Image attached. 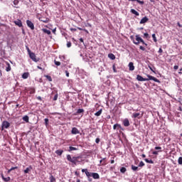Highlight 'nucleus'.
Listing matches in <instances>:
<instances>
[{
  "instance_id": "obj_1",
  "label": "nucleus",
  "mask_w": 182,
  "mask_h": 182,
  "mask_svg": "<svg viewBox=\"0 0 182 182\" xmlns=\"http://www.w3.org/2000/svg\"><path fill=\"white\" fill-rule=\"evenodd\" d=\"M79 159H80V156H72L70 154L67 155V160L74 164V166H76L77 164V161H79Z\"/></svg>"
},
{
  "instance_id": "obj_2",
  "label": "nucleus",
  "mask_w": 182,
  "mask_h": 182,
  "mask_svg": "<svg viewBox=\"0 0 182 182\" xmlns=\"http://www.w3.org/2000/svg\"><path fill=\"white\" fill-rule=\"evenodd\" d=\"M148 78H145V82H147L149 80H154V82H156V83H160V80L150 75H146Z\"/></svg>"
},
{
  "instance_id": "obj_3",
  "label": "nucleus",
  "mask_w": 182,
  "mask_h": 182,
  "mask_svg": "<svg viewBox=\"0 0 182 182\" xmlns=\"http://www.w3.org/2000/svg\"><path fill=\"white\" fill-rule=\"evenodd\" d=\"M28 55L30 58L32 59L33 62H39V58H36V55H35L34 53H29Z\"/></svg>"
},
{
  "instance_id": "obj_4",
  "label": "nucleus",
  "mask_w": 182,
  "mask_h": 182,
  "mask_svg": "<svg viewBox=\"0 0 182 182\" xmlns=\"http://www.w3.org/2000/svg\"><path fill=\"white\" fill-rule=\"evenodd\" d=\"M26 23L27 26H28V28L31 30L33 31V29H35V26L33 25V23H32V21L27 20L26 21Z\"/></svg>"
},
{
  "instance_id": "obj_5",
  "label": "nucleus",
  "mask_w": 182,
  "mask_h": 182,
  "mask_svg": "<svg viewBox=\"0 0 182 182\" xmlns=\"http://www.w3.org/2000/svg\"><path fill=\"white\" fill-rule=\"evenodd\" d=\"M9 126H11V124L9 122L4 121L2 122V130H4V129H8Z\"/></svg>"
},
{
  "instance_id": "obj_6",
  "label": "nucleus",
  "mask_w": 182,
  "mask_h": 182,
  "mask_svg": "<svg viewBox=\"0 0 182 182\" xmlns=\"http://www.w3.org/2000/svg\"><path fill=\"white\" fill-rule=\"evenodd\" d=\"M92 173H93V172H89L88 171H86V173H85V175L87 176V177L88 178V181H90V182L93 181V179L91 178Z\"/></svg>"
},
{
  "instance_id": "obj_7",
  "label": "nucleus",
  "mask_w": 182,
  "mask_h": 182,
  "mask_svg": "<svg viewBox=\"0 0 182 182\" xmlns=\"http://www.w3.org/2000/svg\"><path fill=\"white\" fill-rule=\"evenodd\" d=\"M143 115L140 114V113H134L132 114L133 119H141Z\"/></svg>"
},
{
  "instance_id": "obj_8",
  "label": "nucleus",
  "mask_w": 182,
  "mask_h": 182,
  "mask_svg": "<svg viewBox=\"0 0 182 182\" xmlns=\"http://www.w3.org/2000/svg\"><path fill=\"white\" fill-rule=\"evenodd\" d=\"M71 133L72 134H79L80 132H79V129H77V128L73 127L71 130Z\"/></svg>"
},
{
  "instance_id": "obj_9",
  "label": "nucleus",
  "mask_w": 182,
  "mask_h": 182,
  "mask_svg": "<svg viewBox=\"0 0 182 182\" xmlns=\"http://www.w3.org/2000/svg\"><path fill=\"white\" fill-rule=\"evenodd\" d=\"M136 42H141V43H144V41L143 40V38H141V37H140V36L139 35H136Z\"/></svg>"
},
{
  "instance_id": "obj_10",
  "label": "nucleus",
  "mask_w": 182,
  "mask_h": 182,
  "mask_svg": "<svg viewBox=\"0 0 182 182\" xmlns=\"http://www.w3.org/2000/svg\"><path fill=\"white\" fill-rule=\"evenodd\" d=\"M136 80H138L139 82H146V78L142 77L140 75H137Z\"/></svg>"
},
{
  "instance_id": "obj_11",
  "label": "nucleus",
  "mask_w": 182,
  "mask_h": 182,
  "mask_svg": "<svg viewBox=\"0 0 182 182\" xmlns=\"http://www.w3.org/2000/svg\"><path fill=\"white\" fill-rule=\"evenodd\" d=\"M147 22H149V18H147V16H145L141 19L139 23L142 24V23H146Z\"/></svg>"
},
{
  "instance_id": "obj_12",
  "label": "nucleus",
  "mask_w": 182,
  "mask_h": 182,
  "mask_svg": "<svg viewBox=\"0 0 182 182\" xmlns=\"http://www.w3.org/2000/svg\"><path fill=\"white\" fill-rule=\"evenodd\" d=\"M14 23L19 28H22V21H21V20L18 19V20L14 21Z\"/></svg>"
},
{
  "instance_id": "obj_13",
  "label": "nucleus",
  "mask_w": 182,
  "mask_h": 182,
  "mask_svg": "<svg viewBox=\"0 0 182 182\" xmlns=\"http://www.w3.org/2000/svg\"><path fill=\"white\" fill-rule=\"evenodd\" d=\"M91 177H93L95 180H99V178H100V176H99V173H92Z\"/></svg>"
},
{
  "instance_id": "obj_14",
  "label": "nucleus",
  "mask_w": 182,
  "mask_h": 182,
  "mask_svg": "<svg viewBox=\"0 0 182 182\" xmlns=\"http://www.w3.org/2000/svg\"><path fill=\"white\" fill-rule=\"evenodd\" d=\"M123 124L125 127H129L130 126V122L127 119H125L123 122Z\"/></svg>"
},
{
  "instance_id": "obj_15",
  "label": "nucleus",
  "mask_w": 182,
  "mask_h": 182,
  "mask_svg": "<svg viewBox=\"0 0 182 182\" xmlns=\"http://www.w3.org/2000/svg\"><path fill=\"white\" fill-rule=\"evenodd\" d=\"M128 66H129V70H131V71L134 70V64H133L132 62H130V63H129Z\"/></svg>"
},
{
  "instance_id": "obj_16",
  "label": "nucleus",
  "mask_w": 182,
  "mask_h": 182,
  "mask_svg": "<svg viewBox=\"0 0 182 182\" xmlns=\"http://www.w3.org/2000/svg\"><path fill=\"white\" fill-rule=\"evenodd\" d=\"M108 58H109V59H111L112 60H114L116 59V56L114 55L113 53L108 54Z\"/></svg>"
},
{
  "instance_id": "obj_17",
  "label": "nucleus",
  "mask_w": 182,
  "mask_h": 182,
  "mask_svg": "<svg viewBox=\"0 0 182 182\" xmlns=\"http://www.w3.org/2000/svg\"><path fill=\"white\" fill-rule=\"evenodd\" d=\"M131 12L134 14V15H136V16H139V15H140L139 14V12H137V11H136L135 9H131Z\"/></svg>"
},
{
  "instance_id": "obj_18",
  "label": "nucleus",
  "mask_w": 182,
  "mask_h": 182,
  "mask_svg": "<svg viewBox=\"0 0 182 182\" xmlns=\"http://www.w3.org/2000/svg\"><path fill=\"white\" fill-rule=\"evenodd\" d=\"M43 33H47V35H50L51 32L50 30H48L46 28H43L42 29Z\"/></svg>"
},
{
  "instance_id": "obj_19",
  "label": "nucleus",
  "mask_w": 182,
  "mask_h": 182,
  "mask_svg": "<svg viewBox=\"0 0 182 182\" xmlns=\"http://www.w3.org/2000/svg\"><path fill=\"white\" fill-rule=\"evenodd\" d=\"M22 77L23 79H28V77H29V73H24L22 75Z\"/></svg>"
},
{
  "instance_id": "obj_20",
  "label": "nucleus",
  "mask_w": 182,
  "mask_h": 182,
  "mask_svg": "<svg viewBox=\"0 0 182 182\" xmlns=\"http://www.w3.org/2000/svg\"><path fill=\"white\" fill-rule=\"evenodd\" d=\"M23 120L26 123H29V117L28 115L23 117Z\"/></svg>"
},
{
  "instance_id": "obj_21",
  "label": "nucleus",
  "mask_w": 182,
  "mask_h": 182,
  "mask_svg": "<svg viewBox=\"0 0 182 182\" xmlns=\"http://www.w3.org/2000/svg\"><path fill=\"white\" fill-rule=\"evenodd\" d=\"M55 154H58V156H60L61 154H63V150L55 151Z\"/></svg>"
},
{
  "instance_id": "obj_22",
  "label": "nucleus",
  "mask_w": 182,
  "mask_h": 182,
  "mask_svg": "<svg viewBox=\"0 0 182 182\" xmlns=\"http://www.w3.org/2000/svg\"><path fill=\"white\" fill-rule=\"evenodd\" d=\"M144 161L146 163H149V164H153L154 163V161H153L151 159H145Z\"/></svg>"
},
{
  "instance_id": "obj_23",
  "label": "nucleus",
  "mask_w": 182,
  "mask_h": 182,
  "mask_svg": "<svg viewBox=\"0 0 182 182\" xmlns=\"http://www.w3.org/2000/svg\"><path fill=\"white\" fill-rule=\"evenodd\" d=\"M50 182H56V178H55L52 175L49 178Z\"/></svg>"
},
{
  "instance_id": "obj_24",
  "label": "nucleus",
  "mask_w": 182,
  "mask_h": 182,
  "mask_svg": "<svg viewBox=\"0 0 182 182\" xmlns=\"http://www.w3.org/2000/svg\"><path fill=\"white\" fill-rule=\"evenodd\" d=\"M76 150H77V148L73 147V146H70L68 151H76Z\"/></svg>"
},
{
  "instance_id": "obj_25",
  "label": "nucleus",
  "mask_w": 182,
  "mask_h": 182,
  "mask_svg": "<svg viewBox=\"0 0 182 182\" xmlns=\"http://www.w3.org/2000/svg\"><path fill=\"white\" fill-rule=\"evenodd\" d=\"M31 170H32V167L26 168V170H24L25 174H28Z\"/></svg>"
},
{
  "instance_id": "obj_26",
  "label": "nucleus",
  "mask_w": 182,
  "mask_h": 182,
  "mask_svg": "<svg viewBox=\"0 0 182 182\" xmlns=\"http://www.w3.org/2000/svg\"><path fill=\"white\" fill-rule=\"evenodd\" d=\"M132 170H133V171H137V170H139V166H134V165H132Z\"/></svg>"
},
{
  "instance_id": "obj_27",
  "label": "nucleus",
  "mask_w": 182,
  "mask_h": 182,
  "mask_svg": "<svg viewBox=\"0 0 182 182\" xmlns=\"http://www.w3.org/2000/svg\"><path fill=\"white\" fill-rule=\"evenodd\" d=\"M3 180H4V181H5V182H8V181H10V180H11V177H9V176H8V177H3Z\"/></svg>"
},
{
  "instance_id": "obj_28",
  "label": "nucleus",
  "mask_w": 182,
  "mask_h": 182,
  "mask_svg": "<svg viewBox=\"0 0 182 182\" xmlns=\"http://www.w3.org/2000/svg\"><path fill=\"white\" fill-rule=\"evenodd\" d=\"M117 127L120 128V127H122V126H120V124H114V126H113L114 130H116Z\"/></svg>"
},
{
  "instance_id": "obj_29",
  "label": "nucleus",
  "mask_w": 182,
  "mask_h": 182,
  "mask_svg": "<svg viewBox=\"0 0 182 182\" xmlns=\"http://www.w3.org/2000/svg\"><path fill=\"white\" fill-rule=\"evenodd\" d=\"M148 68L150 69V70H151V72H153L154 73H156V72L154 70H156V68L154 67L151 68V66L149 65Z\"/></svg>"
},
{
  "instance_id": "obj_30",
  "label": "nucleus",
  "mask_w": 182,
  "mask_h": 182,
  "mask_svg": "<svg viewBox=\"0 0 182 182\" xmlns=\"http://www.w3.org/2000/svg\"><path fill=\"white\" fill-rule=\"evenodd\" d=\"M100 114H102V109H100L98 112H97L95 115V116H100Z\"/></svg>"
},
{
  "instance_id": "obj_31",
  "label": "nucleus",
  "mask_w": 182,
  "mask_h": 182,
  "mask_svg": "<svg viewBox=\"0 0 182 182\" xmlns=\"http://www.w3.org/2000/svg\"><path fill=\"white\" fill-rule=\"evenodd\" d=\"M45 77L48 80V82H52V77L50 75H45Z\"/></svg>"
},
{
  "instance_id": "obj_32",
  "label": "nucleus",
  "mask_w": 182,
  "mask_h": 182,
  "mask_svg": "<svg viewBox=\"0 0 182 182\" xmlns=\"http://www.w3.org/2000/svg\"><path fill=\"white\" fill-rule=\"evenodd\" d=\"M127 171V170L126 169L125 167H122V168H120L121 173H124V172Z\"/></svg>"
},
{
  "instance_id": "obj_33",
  "label": "nucleus",
  "mask_w": 182,
  "mask_h": 182,
  "mask_svg": "<svg viewBox=\"0 0 182 182\" xmlns=\"http://www.w3.org/2000/svg\"><path fill=\"white\" fill-rule=\"evenodd\" d=\"M16 168H18V166L11 167V168L8 171V173H9L10 171H14V170H16Z\"/></svg>"
},
{
  "instance_id": "obj_34",
  "label": "nucleus",
  "mask_w": 182,
  "mask_h": 182,
  "mask_svg": "<svg viewBox=\"0 0 182 182\" xmlns=\"http://www.w3.org/2000/svg\"><path fill=\"white\" fill-rule=\"evenodd\" d=\"M44 122H45L46 126H48V124H49V119L46 118V119H44Z\"/></svg>"
},
{
  "instance_id": "obj_35",
  "label": "nucleus",
  "mask_w": 182,
  "mask_h": 182,
  "mask_svg": "<svg viewBox=\"0 0 182 182\" xmlns=\"http://www.w3.org/2000/svg\"><path fill=\"white\" fill-rule=\"evenodd\" d=\"M152 38L154 39V42H157V38H156V34H152Z\"/></svg>"
},
{
  "instance_id": "obj_36",
  "label": "nucleus",
  "mask_w": 182,
  "mask_h": 182,
  "mask_svg": "<svg viewBox=\"0 0 182 182\" xmlns=\"http://www.w3.org/2000/svg\"><path fill=\"white\" fill-rule=\"evenodd\" d=\"M83 112H85V110L83 109H78L77 111V113H78V114L83 113Z\"/></svg>"
},
{
  "instance_id": "obj_37",
  "label": "nucleus",
  "mask_w": 182,
  "mask_h": 182,
  "mask_svg": "<svg viewBox=\"0 0 182 182\" xmlns=\"http://www.w3.org/2000/svg\"><path fill=\"white\" fill-rule=\"evenodd\" d=\"M178 164L181 165L182 164V157H179L178 159Z\"/></svg>"
},
{
  "instance_id": "obj_38",
  "label": "nucleus",
  "mask_w": 182,
  "mask_h": 182,
  "mask_svg": "<svg viewBox=\"0 0 182 182\" xmlns=\"http://www.w3.org/2000/svg\"><path fill=\"white\" fill-rule=\"evenodd\" d=\"M54 63L56 65V66H60V62L59 61L54 60Z\"/></svg>"
},
{
  "instance_id": "obj_39",
  "label": "nucleus",
  "mask_w": 182,
  "mask_h": 182,
  "mask_svg": "<svg viewBox=\"0 0 182 182\" xmlns=\"http://www.w3.org/2000/svg\"><path fill=\"white\" fill-rule=\"evenodd\" d=\"M144 162H143L142 161L139 163V167H144Z\"/></svg>"
},
{
  "instance_id": "obj_40",
  "label": "nucleus",
  "mask_w": 182,
  "mask_h": 182,
  "mask_svg": "<svg viewBox=\"0 0 182 182\" xmlns=\"http://www.w3.org/2000/svg\"><path fill=\"white\" fill-rule=\"evenodd\" d=\"M26 49L28 54L32 52V51H31V49H29V47H28V46H26Z\"/></svg>"
},
{
  "instance_id": "obj_41",
  "label": "nucleus",
  "mask_w": 182,
  "mask_h": 182,
  "mask_svg": "<svg viewBox=\"0 0 182 182\" xmlns=\"http://www.w3.org/2000/svg\"><path fill=\"white\" fill-rule=\"evenodd\" d=\"M136 2H138V4H140L141 5H144V1H141L140 0H136Z\"/></svg>"
},
{
  "instance_id": "obj_42",
  "label": "nucleus",
  "mask_w": 182,
  "mask_h": 182,
  "mask_svg": "<svg viewBox=\"0 0 182 182\" xmlns=\"http://www.w3.org/2000/svg\"><path fill=\"white\" fill-rule=\"evenodd\" d=\"M70 46H72V43H70V41L67 43V47L70 48Z\"/></svg>"
},
{
  "instance_id": "obj_43",
  "label": "nucleus",
  "mask_w": 182,
  "mask_h": 182,
  "mask_svg": "<svg viewBox=\"0 0 182 182\" xmlns=\"http://www.w3.org/2000/svg\"><path fill=\"white\" fill-rule=\"evenodd\" d=\"M144 38H149V33H144Z\"/></svg>"
},
{
  "instance_id": "obj_44",
  "label": "nucleus",
  "mask_w": 182,
  "mask_h": 182,
  "mask_svg": "<svg viewBox=\"0 0 182 182\" xmlns=\"http://www.w3.org/2000/svg\"><path fill=\"white\" fill-rule=\"evenodd\" d=\"M14 5H18V4H19V1H18V0H14Z\"/></svg>"
},
{
  "instance_id": "obj_45",
  "label": "nucleus",
  "mask_w": 182,
  "mask_h": 182,
  "mask_svg": "<svg viewBox=\"0 0 182 182\" xmlns=\"http://www.w3.org/2000/svg\"><path fill=\"white\" fill-rule=\"evenodd\" d=\"M95 142H96L97 144H99V143L100 142V139L97 138V139H95Z\"/></svg>"
},
{
  "instance_id": "obj_46",
  "label": "nucleus",
  "mask_w": 182,
  "mask_h": 182,
  "mask_svg": "<svg viewBox=\"0 0 182 182\" xmlns=\"http://www.w3.org/2000/svg\"><path fill=\"white\" fill-rule=\"evenodd\" d=\"M58 94H56L53 97V100H58Z\"/></svg>"
},
{
  "instance_id": "obj_47",
  "label": "nucleus",
  "mask_w": 182,
  "mask_h": 182,
  "mask_svg": "<svg viewBox=\"0 0 182 182\" xmlns=\"http://www.w3.org/2000/svg\"><path fill=\"white\" fill-rule=\"evenodd\" d=\"M152 154H154L155 156H157V154H159V151H153Z\"/></svg>"
},
{
  "instance_id": "obj_48",
  "label": "nucleus",
  "mask_w": 182,
  "mask_h": 182,
  "mask_svg": "<svg viewBox=\"0 0 182 182\" xmlns=\"http://www.w3.org/2000/svg\"><path fill=\"white\" fill-rule=\"evenodd\" d=\"M139 49H141V50H146V48L141 46L139 47Z\"/></svg>"
},
{
  "instance_id": "obj_49",
  "label": "nucleus",
  "mask_w": 182,
  "mask_h": 182,
  "mask_svg": "<svg viewBox=\"0 0 182 182\" xmlns=\"http://www.w3.org/2000/svg\"><path fill=\"white\" fill-rule=\"evenodd\" d=\"M11 70V66L9 65L8 68H6V72H9Z\"/></svg>"
},
{
  "instance_id": "obj_50",
  "label": "nucleus",
  "mask_w": 182,
  "mask_h": 182,
  "mask_svg": "<svg viewBox=\"0 0 182 182\" xmlns=\"http://www.w3.org/2000/svg\"><path fill=\"white\" fill-rule=\"evenodd\" d=\"M155 150H161V147L160 146H156Z\"/></svg>"
},
{
  "instance_id": "obj_51",
  "label": "nucleus",
  "mask_w": 182,
  "mask_h": 182,
  "mask_svg": "<svg viewBox=\"0 0 182 182\" xmlns=\"http://www.w3.org/2000/svg\"><path fill=\"white\" fill-rule=\"evenodd\" d=\"M173 69L177 70V69H178V65H174Z\"/></svg>"
},
{
  "instance_id": "obj_52",
  "label": "nucleus",
  "mask_w": 182,
  "mask_h": 182,
  "mask_svg": "<svg viewBox=\"0 0 182 182\" xmlns=\"http://www.w3.org/2000/svg\"><path fill=\"white\" fill-rule=\"evenodd\" d=\"M159 53H163V49L161 48H159Z\"/></svg>"
},
{
  "instance_id": "obj_53",
  "label": "nucleus",
  "mask_w": 182,
  "mask_h": 182,
  "mask_svg": "<svg viewBox=\"0 0 182 182\" xmlns=\"http://www.w3.org/2000/svg\"><path fill=\"white\" fill-rule=\"evenodd\" d=\"M65 75L67 77H69V72L68 70L65 71Z\"/></svg>"
},
{
  "instance_id": "obj_54",
  "label": "nucleus",
  "mask_w": 182,
  "mask_h": 182,
  "mask_svg": "<svg viewBox=\"0 0 182 182\" xmlns=\"http://www.w3.org/2000/svg\"><path fill=\"white\" fill-rule=\"evenodd\" d=\"M86 171H87V169H82V172L85 173V174H86Z\"/></svg>"
},
{
  "instance_id": "obj_55",
  "label": "nucleus",
  "mask_w": 182,
  "mask_h": 182,
  "mask_svg": "<svg viewBox=\"0 0 182 182\" xmlns=\"http://www.w3.org/2000/svg\"><path fill=\"white\" fill-rule=\"evenodd\" d=\"M105 159H106V158H104V159H102V160H100V164H102L103 160H105Z\"/></svg>"
},
{
  "instance_id": "obj_56",
  "label": "nucleus",
  "mask_w": 182,
  "mask_h": 182,
  "mask_svg": "<svg viewBox=\"0 0 182 182\" xmlns=\"http://www.w3.org/2000/svg\"><path fill=\"white\" fill-rule=\"evenodd\" d=\"M134 45H139V43H140V42L139 41H137V42L134 41Z\"/></svg>"
},
{
  "instance_id": "obj_57",
  "label": "nucleus",
  "mask_w": 182,
  "mask_h": 182,
  "mask_svg": "<svg viewBox=\"0 0 182 182\" xmlns=\"http://www.w3.org/2000/svg\"><path fill=\"white\" fill-rule=\"evenodd\" d=\"M80 42H81L82 43H84L83 38H80Z\"/></svg>"
},
{
  "instance_id": "obj_58",
  "label": "nucleus",
  "mask_w": 182,
  "mask_h": 182,
  "mask_svg": "<svg viewBox=\"0 0 182 182\" xmlns=\"http://www.w3.org/2000/svg\"><path fill=\"white\" fill-rule=\"evenodd\" d=\"M42 21V22H44L45 23H46V22H48V20L47 19H46V20H41Z\"/></svg>"
},
{
  "instance_id": "obj_59",
  "label": "nucleus",
  "mask_w": 182,
  "mask_h": 182,
  "mask_svg": "<svg viewBox=\"0 0 182 182\" xmlns=\"http://www.w3.org/2000/svg\"><path fill=\"white\" fill-rule=\"evenodd\" d=\"M53 33H56V28L53 29Z\"/></svg>"
},
{
  "instance_id": "obj_60",
  "label": "nucleus",
  "mask_w": 182,
  "mask_h": 182,
  "mask_svg": "<svg viewBox=\"0 0 182 182\" xmlns=\"http://www.w3.org/2000/svg\"><path fill=\"white\" fill-rule=\"evenodd\" d=\"M85 32H86L87 33H89V31L87 30H86V28H84Z\"/></svg>"
},
{
  "instance_id": "obj_61",
  "label": "nucleus",
  "mask_w": 182,
  "mask_h": 182,
  "mask_svg": "<svg viewBox=\"0 0 182 182\" xmlns=\"http://www.w3.org/2000/svg\"><path fill=\"white\" fill-rule=\"evenodd\" d=\"M141 157H143V159L146 158V154H142Z\"/></svg>"
},
{
  "instance_id": "obj_62",
  "label": "nucleus",
  "mask_w": 182,
  "mask_h": 182,
  "mask_svg": "<svg viewBox=\"0 0 182 182\" xmlns=\"http://www.w3.org/2000/svg\"><path fill=\"white\" fill-rule=\"evenodd\" d=\"M37 99H38V100H42V97H38Z\"/></svg>"
},
{
  "instance_id": "obj_63",
  "label": "nucleus",
  "mask_w": 182,
  "mask_h": 182,
  "mask_svg": "<svg viewBox=\"0 0 182 182\" xmlns=\"http://www.w3.org/2000/svg\"><path fill=\"white\" fill-rule=\"evenodd\" d=\"M114 164V160H111V164Z\"/></svg>"
},
{
  "instance_id": "obj_64",
  "label": "nucleus",
  "mask_w": 182,
  "mask_h": 182,
  "mask_svg": "<svg viewBox=\"0 0 182 182\" xmlns=\"http://www.w3.org/2000/svg\"><path fill=\"white\" fill-rule=\"evenodd\" d=\"M38 69H40L41 70H42V68L41 66H37Z\"/></svg>"
}]
</instances>
